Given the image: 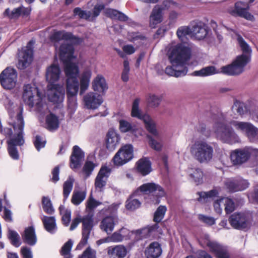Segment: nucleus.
I'll list each match as a JSON object with an SVG mask.
<instances>
[{"instance_id":"obj_1","label":"nucleus","mask_w":258,"mask_h":258,"mask_svg":"<svg viewBox=\"0 0 258 258\" xmlns=\"http://www.w3.org/2000/svg\"><path fill=\"white\" fill-rule=\"evenodd\" d=\"M238 44L243 53L237 56L232 63L221 68L220 70L215 66H210L192 73L195 76L207 77L222 73L228 76H237L244 71V68L251 60L252 50L241 36H237Z\"/></svg>"},{"instance_id":"obj_2","label":"nucleus","mask_w":258,"mask_h":258,"mask_svg":"<svg viewBox=\"0 0 258 258\" xmlns=\"http://www.w3.org/2000/svg\"><path fill=\"white\" fill-rule=\"evenodd\" d=\"M191 56L190 49L182 44L173 47L168 56L172 64L166 68L165 73L175 77H183L186 75L188 69L186 64Z\"/></svg>"},{"instance_id":"obj_3","label":"nucleus","mask_w":258,"mask_h":258,"mask_svg":"<svg viewBox=\"0 0 258 258\" xmlns=\"http://www.w3.org/2000/svg\"><path fill=\"white\" fill-rule=\"evenodd\" d=\"M214 122L213 130L216 137L222 142L234 144L240 142V139L232 127L227 124L226 114L218 112L211 116Z\"/></svg>"},{"instance_id":"obj_4","label":"nucleus","mask_w":258,"mask_h":258,"mask_svg":"<svg viewBox=\"0 0 258 258\" xmlns=\"http://www.w3.org/2000/svg\"><path fill=\"white\" fill-rule=\"evenodd\" d=\"M64 73L67 78L66 83L68 107L72 110H75L77 107V96L79 87L78 80L79 67L73 64H69L66 67Z\"/></svg>"},{"instance_id":"obj_5","label":"nucleus","mask_w":258,"mask_h":258,"mask_svg":"<svg viewBox=\"0 0 258 258\" xmlns=\"http://www.w3.org/2000/svg\"><path fill=\"white\" fill-rule=\"evenodd\" d=\"M23 108H20V111L17 114L16 120L12 123L15 134L7 141L9 155L14 160H18L19 158L16 146H21L25 143L24 138L25 122L23 116Z\"/></svg>"},{"instance_id":"obj_6","label":"nucleus","mask_w":258,"mask_h":258,"mask_svg":"<svg viewBox=\"0 0 258 258\" xmlns=\"http://www.w3.org/2000/svg\"><path fill=\"white\" fill-rule=\"evenodd\" d=\"M101 204V202L96 201L93 198L92 195L89 197L86 205V210L88 212V214L82 217V237L81 241L77 246L76 248L77 249H81L87 243L88 240L94 226L93 217L94 210Z\"/></svg>"},{"instance_id":"obj_7","label":"nucleus","mask_w":258,"mask_h":258,"mask_svg":"<svg viewBox=\"0 0 258 258\" xmlns=\"http://www.w3.org/2000/svg\"><path fill=\"white\" fill-rule=\"evenodd\" d=\"M167 208L165 206H159L154 214L153 221L156 223L148 225L140 229L132 231V233L135 235V240L139 241L144 238H155L160 227L158 223L163 220Z\"/></svg>"},{"instance_id":"obj_8","label":"nucleus","mask_w":258,"mask_h":258,"mask_svg":"<svg viewBox=\"0 0 258 258\" xmlns=\"http://www.w3.org/2000/svg\"><path fill=\"white\" fill-rule=\"evenodd\" d=\"M190 152L193 157L200 163H208L213 158L214 149L205 140L196 141L191 146Z\"/></svg>"},{"instance_id":"obj_9","label":"nucleus","mask_w":258,"mask_h":258,"mask_svg":"<svg viewBox=\"0 0 258 258\" xmlns=\"http://www.w3.org/2000/svg\"><path fill=\"white\" fill-rule=\"evenodd\" d=\"M139 191L151 196L150 199L155 204H159L160 199L165 195V192L163 187L154 182H148L142 184L135 191L134 194L137 195Z\"/></svg>"},{"instance_id":"obj_10","label":"nucleus","mask_w":258,"mask_h":258,"mask_svg":"<svg viewBox=\"0 0 258 258\" xmlns=\"http://www.w3.org/2000/svg\"><path fill=\"white\" fill-rule=\"evenodd\" d=\"M252 214L250 212L235 213L229 218V222L231 226L239 230L249 229L252 224Z\"/></svg>"},{"instance_id":"obj_11","label":"nucleus","mask_w":258,"mask_h":258,"mask_svg":"<svg viewBox=\"0 0 258 258\" xmlns=\"http://www.w3.org/2000/svg\"><path fill=\"white\" fill-rule=\"evenodd\" d=\"M22 99L24 103L30 108H32L35 103L38 107L41 105L40 93L36 87L30 84L23 86Z\"/></svg>"},{"instance_id":"obj_12","label":"nucleus","mask_w":258,"mask_h":258,"mask_svg":"<svg viewBox=\"0 0 258 258\" xmlns=\"http://www.w3.org/2000/svg\"><path fill=\"white\" fill-rule=\"evenodd\" d=\"M230 123L244 134L249 142L258 143V128L249 122L232 120Z\"/></svg>"},{"instance_id":"obj_13","label":"nucleus","mask_w":258,"mask_h":258,"mask_svg":"<svg viewBox=\"0 0 258 258\" xmlns=\"http://www.w3.org/2000/svg\"><path fill=\"white\" fill-rule=\"evenodd\" d=\"M140 99H136L133 103L131 115L133 117H137L143 121L147 131L154 136L158 135L156 125L150 116L148 114L142 115L139 109Z\"/></svg>"},{"instance_id":"obj_14","label":"nucleus","mask_w":258,"mask_h":258,"mask_svg":"<svg viewBox=\"0 0 258 258\" xmlns=\"http://www.w3.org/2000/svg\"><path fill=\"white\" fill-rule=\"evenodd\" d=\"M18 74L16 69L7 67L0 74V83L3 88L11 90L16 85Z\"/></svg>"},{"instance_id":"obj_15","label":"nucleus","mask_w":258,"mask_h":258,"mask_svg":"<svg viewBox=\"0 0 258 258\" xmlns=\"http://www.w3.org/2000/svg\"><path fill=\"white\" fill-rule=\"evenodd\" d=\"M133 147L132 145H126L121 147L112 159L115 166H122L133 158Z\"/></svg>"},{"instance_id":"obj_16","label":"nucleus","mask_w":258,"mask_h":258,"mask_svg":"<svg viewBox=\"0 0 258 258\" xmlns=\"http://www.w3.org/2000/svg\"><path fill=\"white\" fill-rule=\"evenodd\" d=\"M34 43L33 41H30L26 48L19 53V58L17 64L18 69H24L31 63L33 58V50L32 46Z\"/></svg>"},{"instance_id":"obj_17","label":"nucleus","mask_w":258,"mask_h":258,"mask_svg":"<svg viewBox=\"0 0 258 258\" xmlns=\"http://www.w3.org/2000/svg\"><path fill=\"white\" fill-rule=\"evenodd\" d=\"M205 244L209 248L210 252L214 254L216 258H229L230 254L227 246L216 241H212L206 236Z\"/></svg>"},{"instance_id":"obj_18","label":"nucleus","mask_w":258,"mask_h":258,"mask_svg":"<svg viewBox=\"0 0 258 258\" xmlns=\"http://www.w3.org/2000/svg\"><path fill=\"white\" fill-rule=\"evenodd\" d=\"M250 158L249 146L233 150L230 153V159L234 165H240L246 162Z\"/></svg>"},{"instance_id":"obj_19","label":"nucleus","mask_w":258,"mask_h":258,"mask_svg":"<svg viewBox=\"0 0 258 258\" xmlns=\"http://www.w3.org/2000/svg\"><path fill=\"white\" fill-rule=\"evenodd\" d=\"M48 99L53 103L62 102L64 98L65 89L63 85L50 84L48 86Z\"/></svg>"},{"instance_id":"obj_20","label":"nucleus","mask_w":258,"mask_h":258,"mask_svg":"<svg viewBox=\"0 0 258 258\" xmlns=\"http://www.w3.org/2000/svg\"><path fill=\"white\" fill-rule=\"evenodd\" d=\"M234 9L229 8L228 12L232 16H239L248 20H252L253 16L248 11V5L247 3L237 2L234 4Z\"/></svg>"},{"instance_id":"obj_21","label":"nucleus","mask_w":258,"mask_h":258,"mask_svg":"<svg viewBox=\"0 0 258 258\" xmlns=\"http://www.w3.org/2000/svg\"><path fill=\"white\" fill-rule=\"evenodd\" d=\"M74 48L73 45L64 43L62 44L59 48V56L60 60L64 63V71L66 66L69 64H73L76 65V63L71 62V60L74 57Z\"/></svg>"},{"instance_id":"obj_22","label":"nucleus","mask_w":258,"mask_h":258,"mask_svg":"<svg viewBox=\"0 0 258 258\" xmlns=\"http://www.w3.org/2000/svg\"><path fill=\"white\" fill-rule=\"evenodd\" d=\"M50 39L54 43L56 48L57 47V44L61 40H69L75 44H79L82 41L80 38L75 36L72 33L64 31L54 32L50 36Z\"/></svg>"},{"instance_id":"obj_23","label":"nucleus","mask_w":258,"mask_h":258,"mask_svg":"<svg viewBox=\"0 0 258 258\" xmlns=\"http://www.w3.org/2000/svg\"><path fill=\"white\" fill-rule=\"evenodd\" d=\"M85 158L84 152L77 145L73 147L70 159V166L74 171L80 168Z\"/></svg>"},{"instance_id":"obj_24","label":"nucleus","mask_w":258,"mask_h":258,"mask_svg":"<svg viewBox=\"0 0 258 258\" xmlns=\"http://www.w3.org/2000/svg\"><path fill=\"white\" fill-rule=\"evenodd\" d=\"M191 35L198 40L204 39L209 34V29L202 21H194L191 23Z\"/></svg>"},{"instance_id":"obj_25","label":"nucleus","mask_w":258,"mask_h":258,"mask_svg":"<svg viewBox=\"0 0 258 258\" xmlns=\"http://www.w3.org/2000/svg\"><path fill=\"white\" fill-rule=\"evenodd\" d=\"M84 105L89 109H97L103 102L101 95L94 92H89L83 97Z\"/></svg>"},{"instance_id":"obj_26","label":"nucleus","mask_w":258,"mask_h":258,"mask_svg":"<svg viewBox=\"0 0 258 258\" xmlns=\"http://www.w3.org/2000/svg\"><path fill=\"white\" fill-rule=\"evenodd\" d=\"M110 173L111 169L107 166H103L101 167L95 180L96 188L101 189L105 186Z\"/></svg>"},{"instance_id":"obj_27","label":"nucleus","mask_w":258,"mask_h":258,"mask_svg":"<svg viewBox=\"0 0 258 258\" xmlns=\"http://www.w3.org/2000/svg\"><path fill=\"white\" fill-rule=\"evenodd\" d=\"M162 253L161 245L157 241L151 242L145 250L147 258H158Z\"/></svg>"},{"instance_id":"obj_28","label":"nucleus","mask_w":258,"mask_h":258,"mask_svg":"<svg viewBox=\"0 0 258 258\" xmlns=\"http://www.w3.org/2000/svg\"><path fill=\"white\" fill-rule=\"evenodd\" d=\"M118 218L116 215L105 217L101 221L100 228L108 234H110L114 229L115 224L117 223Z\"/></svg>"},{"instance_id":"obj_29","label":"nucleus","mask_w":258,"mask_h":258,"mask_svg":"<svg viewBox=\"0 0 258 258\" xmlns=\"http://www.w3.org/2000/svg\"><path fill=\"white\" fill-rule=\"evenodd\" d=\"M22 237L23 242L30 246L34 245L37 242V236L33 226L28 227L25 229Z\"/></svg>"},{"instance_id":"obj_30","label":"nucleus","mask_w":258,"mask_h":258,"mask_svg":"<svg viewBox=\"0 0 258 258\" xmlns=\"http://www.w3.org/2000/svg\"><path fill=\"white\" fill-rule=\"evenodd\" d=\"M60 73V69L58 66L51 64L46 70V80L50 84H52V83L57 82L59 80Z\"/></svg>"},{"instance_id":"obj_31","label":"nucleus","mask_w":258,"mask_h":258,"mask_svg":"<svg viewBox=\"0 0 258 258\" xmlns=\"http://www.w3.org/2000/svg\"><path fill=\"white\" fill-rule=\"evenodd\" d=\"M126 253V248L123 245L109 246L107 248V254L110 258H123Z\"/></svg>"},{"instance_id":"obj_32","label":"nucleus","mask_w":258,"mask_h":258,"mask_svg":"<svg viewBox=\"0 0 258 258\" xmlns=\"http://www.w3.org/2000/svg\"><path fill=\"white\" fill-rule=\"evenodd\" d=\"M162 10L163 8L159 5L154 7L150 17V25L152 28H155L157 24L162 22Z\"/></svg>"},{"instance_id":"obj_33","label":"nucleus","mask_w":258,"mask_h":258,"mask_svg":"<svg viewBox=\"0 0 258 258\" xmlns=\"http://www.w3.org/2000/svg\"><path fill=\"white\" fill-rule=\"evenodd\" d=\"M120 137L115 131H109L107 134L106 148L110 151H113L119 143Z\"/></svg>"},{"instance_id":"obj_34","label":"nucleus","mask_w":258,"mask_h":258,"mask_svg":"<svg viewBox=\"0 0 258 258\" xmlns=\"http://www.w3.org/2000/svg\"><path fill=\"white\" fill-rule=\"evenodd\" d=\"M41 220L46 231L52 234L56 232L57 228L54 217L44 216Z\"/></svg>"},{"instance_id":"obj_35","label":"nucleus","mask_w":258,"mask_h":258,"mask_svg":"<svg viewBox=\"0 0 258 258\" xmlns=\"http://www.w3.org/2000/svg\"><path fill=\"white\" fill-rule=\"evenodd\" d=\"M137 165L138 171L144 176L148 175L152 171L151 162L147 158L139 160Z\"/></svg>"},{"instance_id":"obj_36","label":"nucleus","mask_w":258,"mask_h":258,"mask_svg":"<svg viewBox=\"0 0 258 258\" xmlns=\"http://www.w3.org/2000/svg\"><path fill=\"white\" fill-rule=\"evenodd\" d=\"M94 91L104 94L108 89L104 78L102 75H97L93 82Z\"/></svg>"},{"instance_id":"obj_37","label":"nucleus","mask_w":258,"mask_h":258,"mask_svg":"<svg viewBox=\"0 0 258 258\" xmlns=\"http://www.w3.org/2000/svg\"><path fill=\"white\" fill-rule=\"evenodd\" d=\"M91 75V71L89 70H85L83 72L80 78V95H83L88 89Z\"/></svg>"},{"instance_id":"obj_38","label":"nucleus","mask_w":258,"mask_h":258,"mask_svg":"<svg viewBox=\"0 0 258 258\" xmlns=\"http://www.w3.org/2000/svg\"><path fill=\"white\" fill-rule=\"evenodd\" d=\"M46 128L50 131L56 130L59 127V120L58 117L54 114L50 113L46 117Z\"/></svg>"},{"instance_id":"obj_39","label":"nucleus","mask_w":258,"mask_h":258,"mask_svg":"<svg viewBox=\"0 0 258 258\" xmlns=\"http://www.w3.org/2000/svg\"><path fill=\"white\" fill-rule=\"evenodd\" d=\"M105 14L112 19L118 20L125 22L128 20V17L124 13L115 9H107L105 10Z\"/></svg>"},{"instance_id":"obj_40","label":"nucleus","mask_w":258,"mask_h":258,"mask_svg":"<svg viewBox=\"0 0 258 258\" xmlns=\"http://www.w3.org/2000/svg\"><path fill=\"white\" fill-rule=\"evenodd\" d=\"M87 192L84 190L75 189L73 192L71 202L75 205H79L86 198Z\"/></svg>"},{"instance_id":"obj_41","label":"nucleus","mask_w":258,"mask_h":258,"mask_svg":"<svg viewBox=\"0 0 258 258\" xmlns=\"http://www.w3.org/2000/svg\"><path fill=\"white\" fill-rule=\"evenodd\" d=\"M60 214L62 216L61 220L63 224L65 226H68L71 220V211L70 209H66L63 205H60L59 207Z\"/></svg>"},{"instance_id":"obj_42","label":"nucleus","mask_w":258,"mask_h":258,"mask_svg":"<svg viewBox=\"0 0 258 258\" xmlns=\"http://www.w3.org/2000/svg\"><path fill=\"white\" fill-rule=\"evenodd\" d=\"M7 236L11 244L16 247L20 246L21 244L20 237L17 231L9 229Z\"/></svg>"},{"instance_id":"obj_43","label":"nucleus","mask_w":258,"mask_h":258,"mask_svg":"<svg viewBox=\"0 0 258 258\" xmlns=\"http://www.w3.org/2000/svg\"><path fill=\"white\" fill-rule=\"evenodd\" d=\"M74 178L73 176H70L68 179L64 182L63 185V195L64 200H66L69 196L73 187Z\"/></svg>"},{"instance_id":"obj_44","label":"nucleus","mask_w":258,"mask_h":258,"mask_svg":"<svg viewBox=\"0 0 258 258\" xmlns=\"http://www.w3.org/2000/svg\"><path fill=\"white\" fill-rule=\"evenodd\" d=\"M232 109L240 115H243L248 112L249 109L247 105L242 102L236 101L232 106Z\"/></svg>"},{"instance_id":"obj_45","label":"nucleus","mask_w":258,"mask_h":258,"mask_svg":"<svg viewBox=\"0 0 258 258\" xmlns=\"http://www.w3.org/2000/svg\"><path fill=\"white\" fill-rule=\"evenodd\" d=\"M42 205L43 209L46 213L50 215H52L54 213V209L53 208L51 201L49 197H42Z\"/></svg>"},{"instance_id":"obj_46","label":"nucleus","mask_w":258,"mask_h":258,"mask_svg":"<svg viewBox=\"0 0 258 258\" xmlns=\"http://www.w3.org/2000/svg\"><path fill=\"white\" fill-rule=\"evenodd\" d=\"M119 130L122 133L132 132L134 133L136 130V127L135 125L132 124L130 122L120 119L119 121Z\"/></svg>"},{"instance_id":"obj_47","label":"nucleus","mask_w":258,"mask_h":258,"mask_svg":"<svg viewBox=\"0 0 258 258\" xmlns=\"http://www.w3.org/2000/svg\"><path fill=\"white\" fill-rule=\"evenodd\" d=\"M203 172L200 168H196L191 169L190 176L193 178L197 184H199L203 182Z\"/></svg>"},{"instance_id":"obj_48","label":"nucleus","mask_w":258,"mask_h":258,"mask_svg":"<svg viewBox=\"0 0 258 258\" xmlns=\"http://www.w3.org/2000/svg\"><path fill=\"white\" fill-rule=\"evenodd\" d=\"M96 166V165L93 162L90 161H86L82 169V172L85 178H88L92 174Z\"/></svg>"},{"instance_id":"obj_49","label":"nucleus","mask_w":258,"mask_h":258,"mask_svg":"<svg viewBox=\"0 0 258 258\" xmlns=\"http://www.w3.org/2000/svg\"><path fill=\"white\" fill-rule=\"evenodd\" d=\"M73 241L72 240L70 239L66 242L61 247L60 254L64 258H72L70 252L73 246Z\"/></svg>"},{"instance_id":"obj_50","label":"nucleus","mask_w":258,"mask_h":258,"mask_svg":"<svg viewBox=\"0 0 258 258\" xmlns=\"http://www.w3.org/2000/svg\"><path fill=\"white\" fill-rule=\"evenodd\" d=\"M198 194L199 195V198L198 199V201H202V199L205 200L209 198H213L217 197L219 192L216 189H213L207 192H198Z\"/></svg>"},{"instance_id":"obj_51","label":"nucleus","mask_w":258,"mask_h":258,"mask_svg":"<svg viewBox=\"0 0 258 258\" xmlns=\"http://www.w3.org/2000/svg\"><path fill=\"white\" fill-rule=\"evenodd\" d=\"M237 191H243L247 189L249 186V183L246 179L241 177H235Z\"/></svg>"},{"instance_id":"obj_52","label":"nucleus","mask_w":258,"mask_h":258,"mask_svg":"<svg viewBox=\"0 0 258 258\" xmlns=\"http://www.w3.org/2000/svg\"><path fill=\"white\" fill-rule=\"evenodd\" d=\"M141 204L139 200L133 199L132 197H131L126 201L125 207L127 210L133 211L139 208Z\"/></svg>"},{"instance_id":"obj_53","label":"nucleus","mask_w":258,"mask_h":258,"mask_svg":"<svg viewBox=\"0 0 258 258\" xmlns=\"http://www.w3.org/2000/svg\"><path fill=\"white\" fill-rule=\"evenodd\" d=\"M176 34L179 39L183 41V39L186 36V35L189 34L191 35V27L190 28L187 26L180 27L177 29Z\"/></svg>"},{"instance_id":"obj_54","label":"nucleus","mask_w":258,"mask_h":258,"mask_svg":"<svg viewBox=\"0 0 258 258\" xmlns=\"http://www.w3.org/2000/svg\"><path fill=\"white\" fill-rule=\"evenodd\" d=\"M224 185L229 192H235L237 191L235 177L227 179L224 182Z\"/></svg>"},{"instance_id":"obj_55","label":"nucleus","mask_w":258,"mask_h":258,"mask_svg":"<svg viewBox=\"0 0 258 258\" xmlns=\"http://www.w3.org/2000/svg\"><path fill=\"white\" fill-rule=\"evenodd\" d=\"M74 14L75 16H78L80 18L90 20L92 13L90 11H86L81 10L80 8H76L74 10Z\"/></svg>"},{"instance_id":"obj_56","label":"nucleus","mask_w":258,"mask_h":258,"mask_svg":"<svg viewBox=\"0 0 258 258\" xmlns=\"http://www.w3.org/2000/svg\"><path fill=\"white\" fill-rule=\"evenodd\" d=\"M196 131L207 138L210 137L211 131L206 128L205 123L199 121V124L196 126Z\"/></svg>"},{"instance_id":"obj_57","label":"nucleus","mask_w":258,"mask_h":258,"mask_svg":"<svg viewBox=\"0 0 258 258\" xmlns=\"http://www.w3.org/2000/svg\"><path fill=\"white\" fill-rule=\"evenodd\" d=\"M225 211L226 214H230L235 209L234 202L231 199L226 198L224 199Z\"/></svg>"},{"instance_id":"obj_58","label":"nucleus","mask_w":258,"mask_h":258,"mask_svg":"<svg viewBox=\"0 0 258 258\" xmlns=\"http://www.w3.org/2000/svg\"><path fill=\"white\" fill-rule=\"evenodd\" d=\"M127 36L128 40L132 42H135L138 40H143L145 39V37L141 34L139 32H128Z\"/></svg>"},{"instance_id":"obj_59","label":"nucleus","mask_w":258,"mask_h":258,"mask_svg":"<svg viewBox=\"0 0 258 258\" xmlns=\"http://www.w3.org/2000/svg\"><path fill=\"white\" fill-rule=\"evenodd\" d=\"M78 258H96V251L89 246Z\"/></svg>"},{"instance_id":"obj_60","label":"nucleus","mask_w":258,"mask_h":258,"mask_svg":"<svg viewBox=\"0 0 258 258\" xmlns=\"http://www.w3.org/2000/svg\"><path fill=\"white\" fill-rule=\"evenodd\" d=\"M161 100L160 97L152 94L150 95L148 99V103L150 106L157 107L160 104Z\"/></svg>"},{"instance_id":"obj_61","label":"nucleus","mask_w":258,"mask_h":258,"mask_svg":"<svg viewBox=\"0 0 258 258\" xmlns=\"http://www.w3.org/2000/svg\"><path fill=\"white\" fill-rule=\"evenodd\" d=\"M33 143L37 150L39 151L41 148L45 147L46 141H43L41 136L37 135L33 141Z\"/></svg>"},{"instance_id":"obj_62","label":"nucleus","mask_w":258,"mask_h":258,"mask_svg":"<svg viewBox=\"0 0 258 258\" xmlns=\"http://www.w3.org/2000/svg\"><path fill=\"white\" fill-rule=\"evenodd\" d=\"M147 137L149 139V145L152 149L157 151H160L161 150L162 145L161 143L156 141L150 136H148Z\"/></svg>"},{"instance_id":"obj_63","label":"nucleus","mask_w":258,"mask_h":258,"mask_svg":"<svg viewBox=\"0 0 258 258\" xmlns=\"http://www.w3.org/2000/svg\"><path fill=\"white\" fill-rule=\"evenodd\" d=\"M198 218L201 221L208 225H212L215 223V219L210 216L200 214L199 215Z\"/></svg>"},{"instance_id":"obj_64","label":"nucleus","mask_w":258,"mask_h":258,"mask_svg":"<svg viewBox=\"0 0 258 258\" xmlns=\"http://www.w3.org/2000/svg\"><path fill=\"white\" fill-rule=\"evenodd\" d=\"M250 157L252 156L253 159V165L258 166V149L249 146Z\"/></svg>"}]
</instances>
